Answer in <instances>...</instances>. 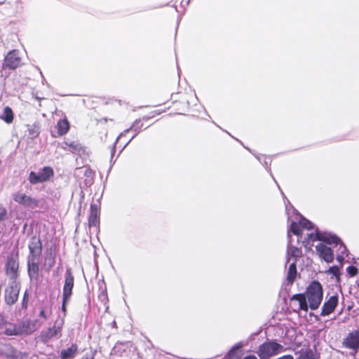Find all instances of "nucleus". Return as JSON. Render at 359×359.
I'll return each mask as SVG.
<instances>
[{
	"mask_svg": "<svg viewBox=\"0 0 359 359\" xmlns=\"http://www.w3.org/2000/svg\"><path fill=\"white\" fill-rule=\"evenodd\" d=\"M304 294L309 308L312 310L318 309L323 299V289L320 283L318 280H312L306 287Z\"/></svg>",
	"mask_w": 359,
	"mask_h": 359,
	"instance_id": "nucleus-1",
	"label": "nucleus"
},
{
	"mask_svg": "<svg viewBox=\"0 0 359 359\" xmlns=\"http://www.w3.org/2000/svg\"><path fill=\"white\" fill-rule=\"evenodd\" d=\"M287 349L276 340H267L259 346L257 353L260 359H270Z\"/></svg>",
	"mask_w": 359,
	"mask_h": 359,
	"instance_id": "nucleus-2",
	"label": "nucleus"
},
{
	"mask_svg": "<svg viewBox=\"0 0 359 359\" xmlns=\"http://www.w3.org/2000/svg\"><path fill=\"white\" fill-rule=\"evenodd\" d=\"M54 170L50 166H44L36 173L31 171L28 176V180L31 184H36L50 181L54 176Z\"/></svg>",
	"mask_w": 359,
	"mask_h": 359,
	"instance_id": "nucleus-3",
	"label": "nucleus"
},
{
	"mask_svg": "<svg viewBox=\"0 0 359 359\" xmlns=\"http://www.w3.org/2000/svg\"><path fill=\"white\" fill-rule=\"evenodd\" d=\"M20 283L18 280H11L8 287L5 289L4 299L8 305L14 304L19 296Z\"/></svg>",
	"mask_w": 359,
	"mask_h": 359,
	"instance_id": "nucleus-4",
	"label": "nucleus"
},
{
	"mask_svg": "<svg viewBox=\"0 0 359 359\" xmlns=\"http://www.w3.org/2000/svg\"><path fill=\"white\" fill-rule=\"evenodd\" d=\"M22 65V58L20 57L18 50L9 51L5 56L2 64L3 69H15Z\"/></svg>",
	"mask_w": 359,
	"mask_h": 359,
	"instance_id": "nucleus-5",
	"label": "nucleus"
},
{
	"mask_svg": "<svg viewBox=\"0 0 359 359\" xmlns=\"http://www.w3.org/2000/svg\"><path fill=\"white\" fill-rule=\"evenodd\" d=\"M13 198L15 203L25 208L34 209L37 208L39 204L38 199L20 191L13 193Z\"/></svg>",
	"mask_w": 359,
	"mask_h": 359,
	"instance_id": "nucleus-6",
	"label": "nucleus"
},
{
	"mask_svg": "<svg viewBox=\"0 0 359 359\" xmlns=\"http://www.w3.org/2000/svg\"><path fill=\"white\" fill-rule=\"evenodd\" d=\"M64 320L55 321L51 327L42 331L40 334L41 340L47 342L55 337H60L62 334Z\"/></svg>",
	"mask_w": 359,
	"mask_h": 359,
	"instance_id": "nucleus-7",
	"label": "nucleus"
},
{
	"mask_svg": "<svg viewBox=\"0 0 359 359\" xmlns=\"http://www.w3.org/2000/svg\"><path fill=\"white\" fill-rule=\"evenodd\" d=\"M342 346L346 348L358 352L359 350V330L350 332L344 339Z\"/></svg>",
	"mask_w": 359,
	"mask_h": 359,
	"instance_id": "nucleus-8",
	"label": "nucleus"
},
{
	"mask_svg": "<svg viewBox=\"0 0 359 359\" xmlns=\"http://www.w3.org/2000/svg\"><path fill=\"white\" fill-rule=\"evenodd\" d=\"M74 286V276L71 269H67L65 272V283L62 288V297L71 299Z\"/></svg>",
	"mask_w": 359,
	"mask_h": 359,
	"instance_id": "nucleus-9",
	"label": "nucleus"
},
{
	"mask_svg": "<svg viewBox=\"0 0 359 359\" xmlns=\"http://www.w3.org/2000/svg\"><path fill=\"white\" fill-rule=\"evenodd\" d=\"M339 303L337 294L330 296L323 304L320 312L321 316H327L332 313Z\"/></svg>",
	"mask_w": 359,
	"mask_h": 359,
	"instance_id": "nucleus-10",
	"label": "nucleus"
},
{
	"mask_svg": "<svg viewBox=\"0 0 359 359\" xmlns=\"http://www.w3.org/2000/svg\"><path fill=\"white\" fill-rule=\"evenodd\" d=\"M40 257H29L27 264V271L31 279L38 280L39 276Z\"/></svg>",
	"mask_w": 359,
	"mask_h": 359,
	"instance_id": "nucleus-11",
	"label": "nucleus"
},
{
	"mask_svg": "<svg viewBox=\"0 0 359 359\" xmlns=\"http://www.w3.org/2000/svg\"><path fill=\"white\" fill-rule=\"evenodd\" d=\"M100 208L96 203L90 204V215L88 220L89 228L100 226Z\"/></svg>",
	"mask_w": 359,
	"mask_h": 359,
	"instance_id": "nucleus-12",
	"label": "nucleus"
},
{
	"mask_svg": "<svg viewBox=\"0 0 359 359\" xmlns=\"http://www.w3.org/2000/svg\"><path fill=\"white\" fill-rule=\"evenodd\" d=\"M29 257H41L42 252V243L39 236H34L29 243Z\"/></svg>",
	"mask_w": 359,
	"mask_h": 359,
	"instance_id": "nucleus-13",
	"label": "nucleus"
},
{
	"mask_svg": "<svg viewBox=\"0 0 359 359\" xmlns=\"http://www.w3.org/2000/svg\"><path fill=\"white\" fill-rule=\"evenodd\" d=\"M319 257L327 263H331L334 260L333 250L323 243H320L316 246Z\"/></svg>",
	"mask_w": 359,
	"mask_h": 359,
	"instance_id": "nucleus-14",
	"label": "nucleus"
},
{
	"mask_svg": "<svg viewBox=\"0 0 359 359\" xmlns=\"http://www.w3.org/2000/svg\"><path fill=\"white\" fill-rule=\"evenodd\" d=\"M36 320H25L20 322L18 325L20 335L30 334L37 329Z\"/></svg>",
	"mask_w": 359,
	"mask_h": 359,
	"instance_id": "nucleus-15",
	"label": "nucleus"
},
{
	"mask_svg": "<svg viewBox=\"0 0 359 359\" xmlns=\"http://www.w3.org/2000/svg\"><path fill=\"white\" fill-rule=\"evenodd\" d=\"M19 263L13 257L8 259L6 264V272L11 280H18Z\"/></svg>",
	"mask_w": 359,
	"mask_h": 359,
	"instance_id": "nucleus-16",
	"label": "nucleus"
},
{
	"mask_svg": "<svg viewBox=\"0 0 359 359\" xmlns=\"http://www.w3.org/2000/svg\"><path fill=\"white\" fill-rule=\"evenodd\" d=\"M152 116H144L134 121L130 129L134 132L139 133L147 128L151 124Z\"/></svg>",
	"mask_w": 359,
	"mask_h": 359,
	"instance_id": "nucleus-17",
	"label": "nucleus"
},
{
	"mask_svg": "<svg viewBox=\"0 0 359 359\" xmlns=\"http://www.w3.org/2000/svg\"><path fill=\"white\" fill-rule=\"evenodd\" d=\"M27 353L20 352L11 345H6L5 356L8 359H23L27 358Z\"/></svg>",
	"mask_w": 359,
	"mask_h": 359,
	"instance_id": "nucleus-18",
	"label": "nucleus"
},
{
	"mask_svg": "<svg viewBox=\"0 0 359 359\" xmlns=\"http://www.w3.org/2000/svg\"><path fill=\"white\" fill-rule=\"evenodd\" d=\"M78 352L79 346L76 343H73L67 348L61 351L60 357L61 359H72L77 355Z\"/></svg>",
	"mask_w": 359,
	"mask_h": 359,
	"instance_id": "nucleus-19",
	"label": "nucleus"
},
{
	"mask_svg": "<svg viewBox=\"0 0 359 359\" xmlns=\"http://www.w3.org/2000/svg\"><path fill=\"white\" fill-rule=\"evenodd\" d=\"M290 300H296L299 302V310L308 311L309 304L304 293L295 294L291 297Z\"/></svg>",
	"mask_w": 359,
	"mask_h": 359,
	"instance_id": "nucleus-20",
	"label": "nucleus"
},
{
	"mask_svg": "<svg viewBox=\"0 0 359 359\" xmlns=\"http://www.w3.org/2000/svg\"><path fill=\"white\" fill-rule=\"evenodd\" d=\"M57 129V136L61 137L66 135L70 128L69 122L67 118L65 117V118L60 119L57 121L56 126Z\"/></svg>",
	"mask_w": 359,
	"mask_h": 359,
	"instance_id": "nucleus-21",
	"label": "nucleus"
},
{
	"mask_svg": "<svg viewBox=\"0 0 359 359\" xmlns=\"http://www.w3.org/2000/svg\"><path fill=\"white\" fill-rule=\"evenodd\" d=\"M319 355L317 354L316 351L312 350L311 348H302L299 351V356L297 359H318Z\"/></svg>",
	"mask_w": 359,
	"mask_h": 359,
	"instance_id": "nucleus-22",
	"label": "nucleus"
},
{
	"mask_svg": "<svg viewBox=\"0 0 359 359\" xmlns=\"http://www.w3.org/2000/svg\"><path fill=\"white\" fill-rule=\"evenodd\" d=\"M64 144L69 147V150L72 153H83L85 151L84 147L78 140L65 141Z\"/></svg>",
	"mask_w": 359,
	"mask_h": 359,
	"instance_id": "nucleus-23",
	"label": "nucleus"
},
{
	"mask_svg": "<svg viewBox=\"0 0 359 359\" xmlns=\"http://www.w3.org/2000/svg\"><path fill=\"white\" fill-rule=\"evenodd\" d=\"M316 238L319 241H323L327 244H338L341 241L340 239L336 236L329 235L325 233L320 232L319 236H317Z\"/></svg>",
	"mask_w": 359,
	"mask_h": 359,
	"instance_id": "nucleus-24",
	"label": "nucleus"
},
{
	"mask_svg": "<svg viewBox=\"0 0 359 359\" xmlns=\"http://www.w3.org/2000/svg\"><path fill=\"white\" fill-rule=\"evenodd\" d=\"M297 275V264H296V260H294V262L290 264L287 273V281L289 284L292 285Z\"/></svg>",
	"mask_w": 359,
	"mask_h": 359,
	"instance_id": "nucleus-25",
	"label": "nucleus"
},
{
	"mask_svg": "<svg viewBox=\"0 0 359 359\" xmlns=\"http://www.w3.org/2000/svg\"><path fill=\"white\" fill-rule=\"evenodd\" d=\"M287 255L297 259L303 256L302 250L301 248L295 247L290 244L287 245Z\"/></svg>",
	"mask_w": 359,
	"mask_h": 359,
	"instance_id": "nucleus-26",
	"label": "nucleus"
},
{
	"mask_svg": "<svg viewBox=\"0 0 359 359\" xmlns=\"http://www.w3.org/2000/svg\"><path fill=\"white\" fill-rule=\"evenodd\" d=\"M0 118L6 123H11L14 119V114L12 109L7 106L4 109L3 114L0 115Z\"/></svg>",
	"mask_w": 359,
	"mask_h": 359,
	"instance_id": "nucleus-27",
	"label": "nucleus"
},
{
	"mask_svg": "<svg viewBox=\"0 0 359 359\" xmlns=\"http://www.w3.org/2000/svg\"><path fill=\"white\" fill-rule=\"evenodd\" d=\"M28 135L32 138L36 137L40 133V126L39 123H34L27 125Z\"/></svg>",
	"mask_w": 359,
	"mask_h": 359,
	"instance_id": "nucleus-28",
	"label": "nucleus"
},
{
	"mask_svg": "<svg viewBox=\"0 0 359 359\" xmlns=\"http://www.w3.org/2000/svg\"><path fill=\"white\" fill-rule=\"evenodd\" d=\"M4 333L7 336L20 335L18 325L9 323Z\"/></svg>",
	"mask_w": 359,
	"mask_h": 359,
	"instance_id": "nucleus-29",
	"label": "nucleus"
},
{
	"mask_svg": "<svg viewBox=\"0 0 359 359\" xmlns=\"http://www.w3.org/2000/svg\"><path fill=\"white\" fill-rule=\"evenodd\" d=\"M290 231L297 236H302L303 229L299 222H296L292 221L290 223Z\"/></svg>",
	"mask_w": 359,
	"mask_h": 359,
	"instance_id": "nucleus-30",
	"label": "nucleus"
},
{
	"mask_svg": "<svg viewBox=\"0 0 359 359\" xmlns=\"http://www.w3.org/2000/svg\"><path fill=\"white\" fill-rule=\"evenodd\" d=\"M52 314V310L50 306L41 307L39 316L44 320L48 319V318Z\"/></svg>",
	"mask_w": 359,
	"mask_h": 359,
	"instance_id": "nucleus-31",
	"label": "nucleus"
},
{
	"mask_svg": "<svg viewBox=\"0 0 359 359\" xmlns=\"http://www.w3.org/2000/svg\"><path fill=\"white\" fill-rule=\"evenodd\" d=\"M319 234H320V232L318 231H316V232L315 233H311L307 234V238H306L303 242L304 243L305 246L309 245L310 242H314L316 241H319L318 239H317L316 238V237H317V236H319Z\"/></svg>",
	"mask_w": 359,
	"mask_h": 359,
	"instance_id": "nucleus-32",
	"label": "nucleus"
},
{
	"mask_svg": "<svg viewBox=\"0 0 359 359\" xmlns=\"http://www.w3.org/2000/svg\"><path fill=\"white\" fill-rule=\"evenodd\" d=\"M299 222L302 226V229H305L308 230H311L313 229V224H312V222L304 217L302 218Z\"/></svg>",
	"mask_w": 359,
	"mask_h": 359,
	"instance_id": "nucleus-33",
	"label": "nucleus"
},
{
	"mask_svg": "<svg viewBox=\"0 0 359 359\" xmlns=\"http://www.w3.org/2000/svg\"><path fill=\"white\" fill-rule=\"evenodd\" d=\"M329 273L332 274V276H335L337 278V282L340 281V270L339 268L337 266H331L327 271Z\"/></svg>",
	"mask_w": 359,
	"mask_h": 359,
	"instance_id": "nucleus-34",
	"label": "nucleus"
},
{
	"mask_svg": "<svg viewBox=\"0 0 359 359\" xmlns=\"http://www.w3.org/2000/svg\"><path fill=\"white\" fill-rule=\"evenodd\" d=\"M98 299L104 304H105L108 302L109 299H108V295H107V287L105 285H104V288L102 289L101 292L98 295Z\"/></svg>",
	"mask_w": 359,
	"mask_h": 359,
	"instance_id": "nucleus-35",
	"label": "nucleus"
},
{
	"mask_svg": "<svg viewBox=\"0 0 359 359\" xmlns=\"http://www.w3.org/2000/svg\"><path fill=\"white\" fill-rule=\"evenodd\" d=\"M8 218V211L5 207L0 205V222L5 221Z\"/></svg>",
	"mask_w": 359,
	"mask_h": 359,
	"instance_id": "nucleus-36",
	"label": "nucleus"
},
{
	"mask_svg": "<svg viewBox=\"0 0 359 359\" xmlns=\"http://www.w3.org/2000/svg\"><path fill=\"white\" fill-rule=\"evenodd\" d=\"M346 271L351 277H353L358 273V269L355 266H348Z\"/></svg>",
	"mask_w": 359,
	"mask_h": 359,
	"instance_id": "nucleus-37",
	"label": "nucleus"
},
{
	"mask_svg": "<svg viewBox=\"0 0 359 359\" xmlns=\"http://www.w3.org/2000/svg\"><path fill=\"white\" fill-rule=\"evenodd\" d=\"M70 299L62 297V311L64 313V316H66L67 313V304L69 302Z\"/></svg>",
	"mask_w": 359,
	"mask_h": 359,
	"instance_id": "nucleus-38",
	"label": "nucleus"
},
{
	"mask_svg": "<svg viewBox=\"0 0 359 359\" xmlns=\"http://www.w3.org/2000/svg\"><path fill=\"white\" fill-rule=\"evenodd\" d=\"M29 297L27 292H25L23 295V299L22 302V307L25 309H27L28 305Z\"/></svg>",
	"mask_w": 359,
	"mask_h": 359,
	"instance_id": "nucleus-39",
	"label": "nucleus"
},
{
	"mask_svg": "<svg viewBox=\"0 0 359 359\" xmlns=\"http://www.w3.org/2000/svg\"><path fill=\"white\" fill-rule=\"evenodd\" d=\"M95 353L96 351H95L94 352L90 354L86 353L84 355H83L80 359H95Z\"/></svg>",
	"mask_w": 359,
	"mask_h": 359,
	"instance_id": "nucleus-40",
	"label": "nucleus"
},
{
	"mask_svg": "<svg viewBox=\"0 0 359 359\" xmlns=\"http://www.w3.org/2000/svg\"><path fill=\"white\" fill-rule=\"evenodd\" d=\"M172 104H173V106L175 107V111H176L175 113L179 114H183V110L177 107L178 105H180L182 104L180 102L176 101V102H173Z\"/></svg>",
	"mask_w": 359,
	"mask_h": 359,
	"instance_id": "nucleus-41",
	"label": "nucleus"
},
{
	"mask_svg": "<svg viewBox=\"0 0 359 359\" xmlns=\"http://www.w3.org/2000/svg\"><path fill=\"white\" fill-rule=\"evenodd\" d=\"M48 259H49V268H51L55 264V257L52 255V254H50V257Z\"/></svg>",
	"mask_w": 359,
	"mask_h": 359,
	"instance_id": "nucleus-42",
	"label": "nucleus"
},
{
	"mask_svg": "<svg viewBox=\"0 0 359 359\" xmlns=\"http://www.w3.org/2000/svg\"><path fill=\"white\" fill-rule=\"evenodd\" d=\"M243 359H257V358L255 355H248L244 357Z\"/></svg>",
	"mask_w": 359,
	"mask_h": 359,
	"instance_id": "nucleus-43",
	"label": "nucleus"
},
{
	"mask_svg": "<svg viewBox=\"0 0 359 359\" xmlns=\"http://www.w3.org/2000/svg\"><path fill=\"white\" fill-rule=\"evenodd\" d=\"M62 148H63V149H67L66 147H63Z\"/></svg>",
	"mask_w": 359,
	"mask_h": 359,
	"instance_id": "nucleus-44",
	"label": "nucleus"
}]
</instances>
